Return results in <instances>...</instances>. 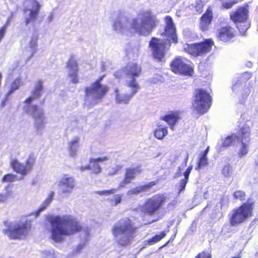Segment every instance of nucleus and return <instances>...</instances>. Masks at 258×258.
<instances>
[{
    "mask_svg": "<svg viewBox=\"0 0 258 258\" xmlns=\"http://www.w3.org/2000/svg\"><path fill=\"white\" fill-rule=\"evenodd\" d=\"M52 226L51 238L57 242L63 240V235H71L83 230V227L77 219L70 215L55 216L49 220Z\"/></svg>",
    "mask_w": 258,
    "mask_h": 258,
    "instance_id": "obj_1",
    "label": "nucleus"
},
{
    "mask_svg": "<svg viewBox=\"0 0 258 258\" xmlns=\"http://www.w3.org/2000/svg\"><path fill=\"white\" fill-rule=\"evenodd\" d=\"M138 228L133 221L128 217L119 220L112 228V233L114 237L123 234L117 240L118 245L122 247L128 245L136 235Z\"/></svg>",
    "mask_w": 258,
    "mask_h": 258,
    "instance_id": "obj_2",
    "label": "nucleus"
},
{
    "mask_svg": "<svg viewBox=\"0 0 258 258\" xmlns=\"http://www.w3.org/2000/svg\"><path fill=\"white\" fill-rule=\"evenodd\" d=\"M141 23L137 19L133 20L130 29L135 33L140 35L148 36L157 27L159 22L156 16L150 10L144 11L140 13Z\"/></svg>",
    "mask_w": 258,
    "mask_h": 258,
    "instance_id": "obj_3",
    "label": "nucleus"
},
{
    "mask_svg": "<svg viewBox=\"0 0 258 258\" xmlns=\"http://www.w3.org/2000/svg\"><path fill=\"white\" fill-rule=\"evenodd\" d=\"M255 201L252 198H248L238 207L232 209L228 217L230 225L234 227L238 226L253 216V212Z\"/></svg>",
    "mask_w": 258,
    "mask_h": 258,
    "instance_id": "obj_4",
    "label": "nucleus"
},
{
    "mask_svg": "<svg viewBox=\"0 0 258 258\" xmlns=\"http://www.w3.org/2000/svg\"><path fill=\"white\" fill-rule=\"evenodd\" d=\"M122 73L125 75L127 78L130 79L126 83V86L129 88H135L134 92L137 90H139L140 87L137 82L136 78L140 77L142 73L141 66L136 62H128L120 70L115 72L114 76L116 78L119 79L121 78Z\"/></svg>",
    "mask_w": 258,
    "mask_h": 258,
    "instance_id": "obj_5",
    "label": "nucleus"
},
{
    "mask_svg": "<svg viewBox=\"0 0 258 258\" xmlns=\"http://www.w3.org/2000/svg\"><path fill=\"white\" fill-rule=\"evenodd\" d=\"M212 103V97L210 93L203 88H197L193 93L192 107L199 114L206 113Z\"/></svg>",
    "mask_w": 258,
    "mask_h": 258,
    "instance_id": "obj_6",
    "label": "nucleus"
},
{
    "mask_svg": "<svg viewBox=\"0 0 258 258\" xmlns=\"http://www.w3.org/2000/svg\"><path fill=\"white\" fill-rule=\"evenodd\" d=\"M4 224L7 228L3 230V232L11 239H21L22 236L28 233L32 227L31 222L28 220L24 222H18L15 224L5 221Z\"/></svg>",
    "mask_w": 258,
    "mask_h": 258,
    "instance_id": "obj_7",
    "label": "nucleus"
},
{
    "mask_svg": "<svg viewBox=\"0 0 258 258\" xmlns=\"http://www.w3.org/2000/svg\"><path fill=\"white\" fill-rule=\"evenodd\" d=\"M167 197L163 194H157L147 199L142 207V212L149 216L157 214L164 206Z\"/></svg>",
    "mask_w": 258,
    "mask_h": 258,
    "instance_id": "obj_8",
    "label": "nucleus"
},
{
    "mask_svg": "<svg viewBox=\"0 0 258 258\" xmlns=\"http://www.w3.org/2000/svg\"><path fill=\"white\" fill-rule=\"evenodd\" d=\"M105 75H102L91 84L90 87L85 88V95L86 98L92 97L93 101L97 103L107 93L109 88L107 86L101 84L102 80Z\"/></svg>",
    "mask_w": 258,
    "mask_h": 258,
    "instance_id": "obj_9",
    "label": "nucleus"
},
{
    "mask_svg": "<svg viewBox=\"0 0 258 258\" xmlns=\"http://www.w3.org/2000/svg\"><path fill=\"white\" fill-rule=\"evenodd\" d=\"M214 44L215 43L212 38L205 39L200 42L187 44L184 49L192 56H202L211 52Z\"/></svg>",
    "mask_w": 258,
    "mask_h": 258,
    "instance_id": "obj_10",
    "label": "nucleus"
},
{
    "mask_svg": "<svg viewBox=\"0 0 258 258\" xmlns=\"http://www.w3.org/2000/svg\"><path fill=\"white\" fill-rule=\"evenodd\" d=\"M36 162V157L34 155H30L25 164L19 162L17 159H13L11 163V166L16 173L22 176L27 175L33 169Z\"/></svg>",
    "mask_w": 258,
    "mask_h": 258,
    "instance_id": "obj_11",
    "label": "nucleus"
},
{
    "mask_svg": "<svg viewBox=\"0 0 258 258\" xmlns=\"http://www.w3.org/2000/svg\"><path fill=\"white\" fill-rule=\"evenodd\" d=\"M171 70L176 74L191 76L194 73V68L185 63L180 57H175L170 64Z\"/></svg>",
    "mask_w": 258,
    "mask_h": 258,
    "instance_id": "obj_12",
    "label": "nucleus"
},
{
    "mask_svg": "<svg viewBox=\"0 0 258 258\" xmlns=\"http://www.w3.org/2000/svg\"><path fill=\"white\" fill-rule=\"evenodd\" d=\"M149 45L154 58L159 61H164L166 51L165 43L161 42L160 39L153 37L149 41Z\"/></svg>",
    "mask_w": 258,
    "mask_h": 258,
    "instance_id": "obj_13",
    "label": "nucleus"
},
{
    "mask_svg": "<svg viewBox=\"0 0 258 258\" xmlns=\"http://www.w3.org/2000/svg\"><path fill=\"white\" fill-rule=\"evenodd\" d=\"M165 26L164 32L162 35L166 38V40L170 43L176 44L178 42L176 28L173 23L172 18L170 16L165 17Z\"/></svg>",
    "mask_w": 258,
    "mask_h": 258,
    "instance_id": "obj_14",
    "label": "nucleus"
},
{
    "mask_svg": "<svg viewBox=\"0 0 258 258\" xmlns=\"http://www.w3.org/2000/svg\"><path fill=\"white\" fill-rule=\"evenodd\" d=\"M236 36L235 29L229 25L220 27L216 33L217 39L223 42H233Z\"/></svg>",
    "mask_w": 258,
    "mask_h": 258,
    "instance_id": "obj_15",
    "label": "nucleus"
},
{
    "mask_svg": "<svg viewBox=\"0 0 258 258\" xmlns=\"http://www.w3.org/2000/svg\"><path fill=\"white\" fill-rule=\"evenodd\" d=\"M142 171L141 165H137L133 167H128L125 169L124 178L118 185V188H121L126 184L131 183L136 175L140 174Z\"/></svg>",
    "mask_w": 258,
    "mask_h": 258,
    "instance_id": "obj_16",
    "label": "nucleus"
},
{
    "mask_svg": "<svg viewBox=\"0 0 258 258\" xmlns=\"http://www.w3.org/2000/svg\"><path fill=\"white\" fill-rule=\"evenodd\" d=\"M30 112L35 120L36 127L38 128L43 127L46 118L43 110L39 108L37 105L34 104L30 107Z\"/></svg>",
    "mask_w": 258,
    "mask_h": 258,
    "instance_id": "obj_17",
    "label": "nucleus"
},
{
    "mask_svg": "<svg viewBox=\"0 0 258 258\" xmlns=\"http://www.w3.org/2000/svg\"><path fill=\"white\" fill-rule=\"evenodd\" d=\"M248 10L245 7H239L235 11L230 14V17L235 24L237 22L247 20L248 16Z\"/></svg>",
    "mask_w": 258,
    "mask_h": 258,
    "instance_id": "obj_18",
    "label": "nucleus"
},
{
    "mask_svg": "<svg viewBox=\"0 0 258 258\" xmlns=\"http://www.w3.org/2000/svg\"><path fill=\"white\" fill-rule=\"evenodd\" d=\"M181 118L179 111H171L163 116L160 117V119L166 122L171 130H174L175 124Z\"/></svg>",
    "mask_w": 258,
    "mask_h": 258,
    "instance_id": "obj_19",
    "label": "nucleus"
},
{
    "mask_svg": "<svg viewBox=\"0 0 258 258\" xmlns=\"http://www.w3.org/2000/svg\"><path fill=\"white\" fill-rule=\"evenodd\" d=\"M58 186L63 187L62 192L64 194L70 193L75 186V181L73 177L64 174L59 180Z\"/></svg>",
    "mask_w": 258,
    "mask_h": 258,
    "instance_id": "obj_20",
    "label": "nucleus"
},
{
    "mask_svg": "<svg viewBox=\"0 0 258 258\" xmlns=\"http://www.w3.org/2000/svg\"><path fill=\"white\" fill-rule=\"evenodd\" d=\"M213 19V12L211 8H208L200 18V28L202 31H207Z\"/></svg>",
    "mask_w": 258,
    "mask_h": 258,
    "instance_id": "obj_21",
    "label": "nucleus"
},
{
    "mask_svg": "<svg viewBox=\"0 0 258 258\" xmlns=\"http://www.w3.org/2000/svg\"><path fill=\"white\" fill-rule=\"evenodd\" d=\"M43 90V82L39 80L37 81L35 87L32 91L31 95L25 100L24 103L30 104L33 101L39 99L42 95Z\"/></svg>",
    "mask_w": 258,
    "mask_h": 258,
    "instance_id": "obj_22",
    "label": "nucleus"
},
{
    "mask_svg": "<svg viewBox=\"0 0 258 258\" xmlns=\"http://www.w3.org/2000/svg\"><path fill=\"white\" fill-rule=\"evenodd\" d=\"M159 182L158 180L150 181L144 185L137 186L134 188L129 189L127 191V195L130 196L136 195L140 193L146 192L151 189L154 185Z\"/></svg>",
    "mask_w": 258,
    "mask_h": 258,
    "instance_id": "obj_23",
    "label": "nucleus"
},
{
    "mask_svg": "<svg viewBox=\"0 0 258 258\" xmlns=\"http://www.w3.org/2000/svg\"><path fill=\"white\" fill-rule=\"evenodd\" d=\"M107 159L108 157L106 156L97 158H90L89 164L85 167V169L91 170L93 173L98 174L101 171V168L99 165V163Z\"/></svg>",
    "mask_w": 258,
    "mask_h": 258,
    "instance_id": "obj_24",
    "label": "nucleus"
},
{
    "mask_svg": "<svg viewBox=\"0 0 258 258\" xmlns=\"http://www.w3.org/2000/svg\"><path fill=\"white\" fill-rule=\"evenodd\" d=\"M132 89V92L131 94H121L119 92L118 88H115L114 90L115 93V99L116 102L119 104H127L131 98L138 92V90H137L136 92L135 91V88H131Z\"/></svg>",
    "mask_w": 258,
    "mask_h": 258,
    "instance_id": "obj_25",
    "label": "nucleus"
},
{
    "mask_svg": "<svg viewBox=\"0 0 258 258\" xmlns=\"http://www.w3.org/2000/svg\"><path fill=\"white\" fill-rule=\"evenodd\" d=\"M32 7L33 8H34V9H32L30 11L29 17L25 19V24L26 25L36 20L40 9V5L37 0L32 1Z\"/></svg>",
    "mask_w": 258,
    "mask_h": 258,
    "instance_id": "obj_26",
    "label": "nucleus"
},
{
    "mask_svg": "<svg viewBox=\"0 0 258 258\" xmlns=\"http://www.w3.org/2000/svg\"><path fill=\"white\" fill-rule=\"evenodd\" d=\"M250 128L248 126H243L241 127L238 131V136L237 138H239L241 142L245 140L247 143L250 141Z\"/></svg>",
    "mask_w": 258,
    "mask_h": 258,
    "instance_id": "obj_27",
    "label": "nucleus"
},
{
    "mask_svg": "<svg viewBox=\"0 0 258 258\" xmlns=\"http://www.w3.org/2000/svg\"><path fill=\"white\" fill-rule=\"evenodd\" d=\"M168 134L167 127L160 124L157 125L154 132V135L156 138L158 140L163 139Z\"/></svg>",
    "mask_w": 258,
    "mask_h": 258,
    "instance_id": "obj_28",
    "label": "nucleus"
},
{
    "mask_svg": "<svg viewBox=\"0 0 258 258\" xmlns=\"http://www.w3.org/2000/svg\"><path fill=\"white\" fill-rule=\"evenodd\" d=\"M79 138L75 137L69 143L68 150L71 156H74L76 155L77 149L79 146Z\"/></svg>",
    "mask_w": 258,
    "mask_h": 258,
    "instance_id": "obj_29",
    "label": "nucleus"
},
{
    "mask_svg": "<svg viewBox=\"0 0 258 258\" xmlns=\"http://www.w3.org/2000/svg\"><path fill=\"white\" fill-rule=\"evenodd\" d=\"M168 231L169 230L161 231L159 234L155 235L151 238L148 239L147 240V244L148 245H153L160 241L162 238L165 237Z\"/></svg>",
    "mask_w": 258,
    "mask_h": 258,
    "instance_id": "obj_30",
    "label": "nucleus"
},
{
    "mask_svg": "<svg viewBox=\"0 0 258 258\" xmlns=\"http://www.w3.org/2000/svg\"><path fill=\"white\" fill-rule=\"evenodd\" d=\"M236 24L239 32L242 34H244L250 26V24L247 20H244L243 22H237Z\"/></svg>",
    "mask_w": 258,
    "mask_h": 258,
    "instance_id": "obj_31",
    "label": "nucleus"
},
{
    "mask_svg": "<svg viewBox=\"0 0 258 258\" xmlns=\"http://www.w3.org/2000/svg\"><path fill=\"white\" fill-rule=\"evenodd\" d=\"M236 137L237 136L235 134L227 136L222 142V147L227 148L231 146L234 143V138Z\"/></svg>",
    "mask_w": 258,
    "mask_h": 258,
    "instance_id": "obj_32",
    "label": "nucleus"
},
{
    "mask_svg": "<svg viewBox=\"0 0 258 258\" xmlns=\"http://www.w3.org/2000/svg\"><path fill=\"white\" fill-rule=\"evenodd\" d=\"M249 146L248 144H245L243 142H241V147L239 150L238 155L239 157L242 158L245 156L248 152Z\"/></svg>",
    "mask_w": 258,
    "mask_h": 258,
    "instance_id": "obj_33",
    "label": "nucleus"
},
{
    "mask_svg": "<svg viewBox=\"0 0 258 258\" xmlns=\"http://www.w3.org/2000/svg\"><path fill=\"white\" fill-rule=\"evenodd\" d=\"M233 196L235 200L243 201L245 199L246 194L243 190H237L233 192Z\"/></svg>",
    "mask_w": 258,
    "mask_h": 258,
    "instance_id": "obj_34",
    "label": "nucleus"
},
{
    "mask_svg": "<svg viewBox=\"0 0 258 258\" xmlns=\"http://www.w3.org/2000/svg\"><path fill=\"white\" fill-rule=\"evenodd\" d=\"M17 179V176L12 173L5 174L2 178L3 182H12Z\"/></svg>",
    "mask_w": 258,
    "mask_h": 258,
    "instance_id": "obj_35",
    "label": "nucleus"
},
{
    "mask_svg": "<svg viewBox=\"0 0 258 258\" xmlns=\"http://www.w3.org/2000/svg\"><path fill=\"white\" fill-rule=\"evenodd\" d=\"M208 164V159L206 157L201 156L198 162V165L196 168L197 170H200L203 167Z\"/></svg>",
    "mask_w": 258,
    "mask_h": 258,
    "instance_id": "obj_36",
    "label": "nucleus"
},
{
    "mask_svg": "<svg viewBox=\"0 0 258 258\" xmlns=\"http://www.w3.org/2000/svg\"><path fill=\"white\" fill-rule=\"evenodd\" d=\"M67 67L70 70H74L75 72H78V64L77 61L72 58L70 59L68 61Z\"/></svg>",
    "mask_w": 258,
    "mask_h": 258,
    "instance_id": "obj_37",
    "label": "nucleus"
},
{
    "mask_svg": "<svg viewBox=\"0 0 258 258\" xmlns=\"http://www.w3.org/2000/svg\"><path fill=\"white\" fill-rule=\"evenodd\" d=\"M122 195L121 194L116 195L113 199L110 200L111 205L113 206H116L121 203L122 201Z\"/></svg>",
    "mask_w": 258,
    "mask_h": 258,
    "instance_id": "obj_38",
    "label": "nucleus"
},
{
    "mask_svg": "<svg viewBox=\"0 0 258 258\" xmlns=\"http://www.w3.org/2000/svg\"><path fill=\"white\" fill-rule=\"evenodd\" d=\"M237 3L236 1H231L230 2H223L221 5V8L223 9H229L231 8L233 6Z\"/></svg>",
    "mask_w": 258,
    "mask_h": 258,
    "instance_id": "obj_39",
    "label": "nucleus"
},
{
    "mask_svg": "<svg viewBox=\"0 0 258 258\" xmlns=\"http://www.w3.org/2000/svg\"><path fill=\"white\" fill-rule=\"evenodd\" d=\"M116 188H111L108 190H101L97 191V194L100 196H108L112 194L117 191Z\"/></svg>",
    "mask_w": 258,
    "mask_h": 258,
    "instance_id": "obj_40",
    "label": "nucleus"
},
{
    "mask_svg": "<svg viewBox=\"0 0 258 258\" xmlns=\"http://www.w3.org/2000/svg\"><path fill=\"white\" fill-rule=\"evenodd\" d=\"M9 21H8L5 24H4L1 28H0V42L2 40L3 38L4 37L6 29L7 28V26L9 25Z\"/></svg>",
    "mask_w": 258,
    "mask_h": 258,
    "instance_id": "obj_41",
    "label": "nucleus"
},
{
    "mask_svg": "<svg viewBox=\"0 0 258 258\" xmlns=\"http://www.w3.org/2000/svg\"><path fill=\"white\" fill-rule=\"evenodd\" d=\"M196 256H199V258H212L211 253L207 251H203L199 253Z\"/></svg>",
    "mask_w": 258,
    "mask_h": 258,
    "instance_id": "obj_42",
    "label": "nucleus"
},
{
    "mask_svg": "<svg viewBox=\"0 0 258 258\" xmlns=\"http://www.w3.org/2000/svg\"><path fill=\"white\" fill-rule=\"evenodd\" d=\"M77 72H78L75 71L74 73H71L69 75V76L71 78L72 82L73 83L76 84L79 82Z\"/></svg>",
    "mask_w": 258,
    "mask_h": 258,
    "instance_id": "obj_43",
    "label": "nucleus"
},
{
    "mask_svg": "<svg viewBox=\"0 0 258 258\" xmlns=\"http://www.w3.org/2000/svg\"><path fill=\"white\" fill-rule=\"evenodd\" d=\"M187 182V180L186 179H182L180 180L179 184L180 188L179 189V192H181L185 189Z\"/></svg>",
    "mask_w": 258,
    "mask_h": 258,
    "instance_id": "obj_44",
    "label": "nucleus"
},
{
    "mask_svg": "<svg viewBox=\"0 0 258 258\" xmlns=\"http://www.w3.org/2000/svg\"><path fill=\"white\" fill-rule=\"evenodd\" d=\"M230 166L229 165H225L222 170V173L225 176H228L229 175Z\"/></svg>",
    "mask_w": 258,
    "mask_h": 258,
    "instance_id": "obj_45",
    "label": "nucleus"
},
{
    "mask_svg": "<svg viewBox=\"0 0 258 258\" xmlns=\"http://www.w3.org/2000/svg\"><path fill=\"white\" fill-rule=\"evenodd\" d=\"M54 194V193L53 191H51L48 197L45 200L44 203L46 204V205H48L52 201V200L53 199Z\"/></svg>",
    "mask_w": 258,
    "mask_h": 258,
    "instance_id": "obj_46",
    "label": "nucleus"
},
{
    "mask_svg": "<svg viewBox=\"0 0 258 258\" xmlns=\"http://www.w3.org/2000/svg\"><path fill=\"white\" fill-rule=\"evenodd\" d=\"M192 169V166H189L187 167V168L186 169V170L184 172V179L188 180L189 174H190Z\"/></svg>",
    "mask_w": 258,
    "mask_h": 258,
    "instance_id": "obj_47",
    "label": "nucleus"
},
{
    "mask_svg": "<svg viewBox=\"0 0 258 258\" xmlns=\"http://www.w3.org/2000/svg\"><path fill=\"white\" fill-rule=\"evenodd\" d=\"M114 29L117 30L118 29H121L122 28V24L120 21L117 20L113 24Z\"/></svg>",
    "mask_w": 258,
    "mask_h": 258,
    "instance_id": "obj_48",
    "label": "nucleus"
},
{
    "mask_svg": "<svg viewBox=\"0 0 258 258\" xmlns=\"http://www.w3.org/2000/svg\"><path fill=\"white\" fill-rule=\"evenodd\" d=\"M176 236V233H174L173 235L171 236V237L169 238V239L161 247H165L167 246L169 243L172 242L173 240H174Z\"/></svg>",
    "mask_w": 258,
    "mask_h": 258,
    "instance_id": "obj_49",
    "label": "nucleus"
},
{
    "mask_svg": "<svg viewBox=\"0 0 258 258\" xmlns=\"http://www.w3.org/2000/svg\"><path fill=\"white\" fill-rule=\"evenodd\" d=\"M20 81L19 79H15L12 83V86L15 89H18L20 86Z\"/></svg>",
    "mask_w": 258,
    "mask_h": 258,
    "instance_id": "obj_50",
    "label": "nucleus"
},
{
    "mask_svg": "<svg viewBox=\"0 0 258 258\" xmlns=\"http://www.w3.org/2000/svg\"><path fill=\"white\" fill-rule=\"evenodd\" d=\"M37 37L32 38L30 41V45L32 47H35L36 46Z\"/></svg>",
    "mask_w": 258,
    "mask_h": 258,
    "instance_id": "obj_51",
    "label": "nucleus"
},
{
    "mask_svg": "<svg viewBox=\"0 0 258 258\" xmlns=\"http://www.w3.org/2000/svg\"><path fill=\"white\" fill-rule=\"evenodd\" d=\"M46 258H56V256L53 252L51 253L50 252H48L47 253Z\"/></svg>",
    "mask_w": 258,
    "mask_h": 258,
    "instance_id": "obj_52",
    "label": "nucleus"
},
{
    "mask_svg": "<svg viewBox=\"0 0 258 258\" xmlns=\"http://www.w3.org/2000/svg\"><path fill=\"white\" fill-rule=\"evenodd\" d=\"M48 205H46V204H44V205H42V206H41L40 208H39V209H38V212H41V211H42L43 210H44L46 207Z\"/></svg>",
    "mask_w": 258,
    "mask_h": 258,
    "instance_id": "obj_53",
    "label": "nucleus"
},
{
    "mask_svg": "<svg viewBox=\"0 0 258 258\" xmlns=\"http://www.w3.org/2000/svg\"><path fill=\"white\" fill-rule=\"evenodd\" d=\"M208 152H209V147L207 148V149H205V150L204 151L202 156L206 157L207 154L208 153Z\"/></svg>",
    "mask_w": 258,
    "mask_h": 258,
    "instance_id": "obj_54",
    "label": "nucleus"
},
{
    "mask_svg": "<svg viewBox=\"0 0 258 258\" xmlns=\"http://www.w3.org/2000/svg\"><path fill=\"white\" fill-rule=\"evenodd\" d=\"M170 206L172 207H173L174 206V203L173 202H171V203H169L168 205V207H169Z\"/></svg>",
    "mask_w": 258,
    "mask_h": 258,
    "instance_id": "obj_55",
    "label": "nucleus"
},
{
    "mask_svg": "<svg viewBox=\"0 0 258 258\" xmlns=\"http://www.w3.org/2000/svg\"><path fill=\"white\" fill-rule=\"evenodd\" d=\"M195 258H199V256H196Z\"/></svg>",
    "mask_w": 258,
    "mask_h": 258,
    "instance_id": "obj_56",
    "label": "nucleus"
},
{
    "mask_svg": "<svg viewBox=\"0 0 258 258\" xmlns=\"http://www.w3.org/2000/svg\"><path fill=\"white\" fill-rule=\"evenodd\" d=\"M256 215H257V216H258V211L257 212V214Z\"/></svg>",
    "mask_w": 258,
    "mask_h": 258,
    "instance_id": "obj_57",
    "label": "nucleus"
}]
</instances>
